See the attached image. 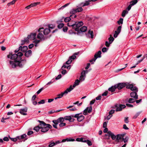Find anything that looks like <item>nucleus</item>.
<instances>
[{
    "mask_svg": "<svg viewBox=\"0 0 147 147\" xmlns=\"http://www.w3.org/2000/svg\"><path fill=\"white\" fill-rule=\"evenodd\" d=\"M23 55V54L21 52H19L17 54H14L12 55L11 53H9L7 55V57L10 58L12 60H15V61L19 62L21 60V57Z\"/></svg>",
    "mask_w": 147,
    "mask_h": 147,
    "instance_id": "obj_1",
    "label": "nucleus"
},
{
    "mask_svg": "<svg viewBox=\"0 0 147 147\" xmlns=\"http://www.w3.org/2000/svg\"><path fill=\"white\" fill-rule=\"evenodd\" d=\"M14 60V61H9L10 64L11 65V67L13 68H15L17 65H18L20 67H22L26 62V60L25 58L23 59L20 61L19 62L15 61V60Z\"/></svg>",
    "mask_w": 147,
    "mask_h": 147,
    "instance_id": "obj_2",
    "label": "nucleus"
},
{
    "mask_svg": "<svg viewBox=\"0 0 147 147\" xmlns=\"http://www.w3.org/2000/svg\"><path fill=\"white\" fill-rule=\"evenodd\" d=\"M36 35V33H31L30 35H28L27 37L25 38L24 40H22L21 45H23L26 42L28 43L29 42V39L30 40H34L35 39Z\"/></svg>",
    "mask_w": 147,
    "mask_h": 147,
    "instance_id": "obj_3",
    "label": "nucleus"
},
{
    "mask_svg": "<svg viewBox=\"0 0 147 147\" xmlns=\"http://www.w3.org/2000/svg\"><path fill=\"white\" fill-rule=\"evenodd\" d=\"M73 89V88L72 87V86H71L69 88H67L63 92H62L61 94L58 95L57 96L59 98H61L63 95H66L68 92H70Z\"/></svg>",
    "mask_w": 147,
    "mask_h": 147,
    "instance_id": "obj_4",
    "label": "nucleus"
},
{
    "mask_svg": "<svg viewBox=\"0 0 147 147\" xmlns=\"http://www.w3.org/2000/svg\"><path fill=\"white\" fill-rule=\"evenodd\" d=\"M71 116L72 117L77 118V120L79 122L81 121L84 118V116L80 113L76 114L75 115H73Z\"/></svg>",
    "mask_w": 147,
    "mask_h": 147,
    "instance_id": "obj_5",
    "label": "nucleus"
},
{
    "mask_svg": "<svg viewBox=\"0 0 147 147\" xmlns=\"http://www.w3.org/2000/svg\"><path fill=\"white\" fill-rule=\"evenodd\" d=\"M90 106L87 107L83 111V114L84 115H86L88 114V113H90L92 111V107L91 105H92V100L90 102Z\"/></svg>",
    "mask_w": 147,
    "mask_h": 147,
    "instance_id": "obj_6",
    "label": "nucleus"
},
{
    "mask_svg": "<svg viewBox=\"0 0 147 147\" xmlns=\"http://www.w3.org/2000/svg\"><path fill=\"white\" fill-rule=\"evenodd\" d=\"M83 25V23L82 21L78 22H76V24H75V30L78 32V33H77V34H78L80 33V30L78 28L82 26Z\"/></svg>",
    "mask_w": 147,
    "mask_h": 147,
    "instance_id": "obj_7",
    "label": "nucleus"
},
{
    "mask_svg": "<svg viewBox=\"0 0 147 147\" xmlns=\"http://www.w3.org/2000/svg\"><path fill=\"white\" fill-rule=\"evenodd\" d=\"M129 84V83L128 82H122L119 83L116 85L117 88L119 90H121Z\"/></svg>",
    "mask_w": 147,
    "mask_h": 147,
    "instance_id": "obj_8",
    "label": "nucleus"
},
{
    "mask_svg": "<svg viewBox=\"0 0 147 147\" xmlns=\"http://www.w3.org/2000/svg\"><path fill=\"white\" fill-rule=\"evenodd\" d=\"M52 128V126L50 125H47V126L42 127L41 126V131L42 132L45 133L49 129Z\"/></svg>",
    "mask_w": 147,
    "mask_h": 147,
    "instance_id": "obj_9",
    "label": "nucleus"
},
{
    "mask_svg": "<svg viewBox=\"0 0 147 147\" xmlns=\"http://www.w3.org/2000/svg\"><path fill=\"white\" fill-rule=\"evenodd\" d=\"M115 107L116 108L115 110L116 111H121L126 106L123 105H118L117 104L115 105Z\"/></svg>",
    "mask_w": 147,
    "mask_h": 147,
    "instance_id": "obj_10",
    "label": "nucleus"
},
{
    "mask_svg": "<svg viewBox=\"0 0 147 147\" xmlns=\"http://www.w3.org/2000/svg\"><path fill=\"white\" fill-rule=\"evenodd\" d=\"M126 88L127 89H130L131 90H136V91H138V88L136 86H134L132 84H129L126 85Z\"/></svg>",
    "mask_w": 147,
    "mask_h": 147,
    "instance_id": "obj_11",
    "label": "nucleus"
},
{
    "mask_svg": "<svg viewBox=\"0 0 147 147\" xmlns=\"http://www.w3.org/2000/svg\"><path fill=\"white\" fill-rule=\"evenodd\" d=\"M92 1V0L86 1L85 2H82L79 5V6L83 7L88 6L90 4V3Z\"/></svg>",
    "mask_w": 147,
    "mask_h": 147,
    "instance_id": "obj_12",
    "label": "nucleus"
},
{
    "mask_svg": "<svg viewBox=\"0 0 147 147\" xmlns=\"http://www.w3.org/2000/svg\"><path fill=\"white\" fill-rule=\"evenodd\" d=\"M102 53L100 51H99L98 52L96 53L94 55V58L92 59V62L93 61L95 62L96 59L98 58H100L101 57V54Z\"/></svg>",
    "mask_w": 147,
    "mask_h": 147,
    "instance_id": "obj_13",
    "label": "nucleus"
},
{
    "mask_svg": "<svg viewBox=\"0 0 147 147\" xmlns=\"http://www.w3.org/2000/svg\"><path fill=\"white\" fill-rule=\"evenodd\" d=\"M44 28H40L38 30V32H39V33L38 34L37 37L38 38L40 39H42L44 37V36L42 33H41V32H42Z\"/></svg>",
    "mask_w": 147,
    "mask_h": 147,
    "instance_id": "obj_14",
    "label": "nucleus"
},
{
    "mask_svg": "<svg viewBox=\"0 0 147 147\" xmlns=\"http://www.w3.org/2000/svg\"><path fill=\"white\" fill-rule=\"evenodd\" d=\"M28 110V109L27 107H25L23 109H21L20 110V113L23 115H27L26 112Z\"/></svg>",
    "mask_w": 147,
    "mask_h": 147,
    "instance_id": "obj_15",
    "label": "nucleus"
},
{
    "mask_svg": "<svg viewBox=\"0 0 147 147\" xmlns=\"http://www.w3.org/2000/svg\"><path fill=\"white\" fill-rule=\"evenodd\" d=\"M121 28V26H119L118 27L117 30L115 31V34H114L113 35V36L115 38H116L118 35L120 33Z\"/></svg>",
    "mask_w": 147,
    "mask_h": 147,
    "instance_id": "obj_16",
    "label": "nucleus"
},
{
    "mask_svg": "<svg viewBox=\"0 0 147 147\" xmlns=\"http://www.w3.org/2000/svg\"><path fill=\"white\" fill-rule=\"evenodd\" d=\"M64 119L63 117L59 118L56 120H53L52 121L53 123H55L56 124H58L59 123H62L64 121Z\"/></svg>",
    "mask_w": 147,
    "mask_h": 147,
    "instance_id": "obj_17",
    "label": "nucleus"
},
{
    "mask_svg": "<svg viewBox=\"0 0 147 147\" xmlns=\"http://www.w3.org/2000/svg\"><path fill=\"white\" fill-rule=\"evenodd\" d=\"M135 92H132L130 94L131 97L134 98H135L136 99L138 98V96L137 95V92L138 91H136V90H134Z\"/></svg>",
    "mask_w": 147,
    "mask_h": 147,
    "instance_id": "obj_18",
    "label": "nucleus"
},
{
    "mask_svg": "<svg viewBox=\"0 0 147 147\" xmlns=\"http://www.w3.org/2000/svg\"><path fill=\"white\" fill-rule=\"evenodd\" d=\"M76 23V22L75 21H72L68 23L67 24V25L69 26H71L73 28L75 29Z\"/></svg>",
    "mask_w": 147,
    "mask_h": 147,
    "instance_id": "obj_19",
    "label": "nucleus"
},
{
    "mask_svg": "<svg viewBox=\"0 0 147 147\" xmlns=\"http://www.w3.org/2000/svg\"><path fill=\"white\" fill-rule=\"evenodd\" d=\"M76 17V15H71L70 16V17L65 18L64 19V21L66 22H68L71 20V18H75Z\"/></svg>",
    "mask_w": 147,
    "mask_h": 147,
    "instance_id": "obj_20",
    "label": "nucleus"
},
{
    "mask_svg": "<svg viewBox=\"0 0 147 147\" xmlns=\"http://www.w3.org/2000/svg\"><path fill=\"white\" fill-rule=\"evenodd\" d=\"M72 116H66L64 117V120L65 119L66 120H68L70 122H73L74 121V119L72 118Z\"/></svg>",
    "mask_w": 147,
    "mask_h": 147,
    "instance_id": "obj_21",
    "label": "nucleus"
},
{
    "mask_svg": "<svg viewBox=\"0 0 147 147\" xmlns=\"http://www.w3.org/2000/svg\"><path fill=\"white\" fill-rule=\"evenodd\" d=\"M75 141V140L74 139L71 138H67L65 139H63L62 141H60L61 142H64L66 141L67 142H73Z\"/></svg>",
    "mask_w": 147,
    "mask_h": 147,
    "instance_id": "obj_22",
    "label": "nucleus"
},
{
    "mask_svg": "<svg viewBox=\"0 0 147 147\" xmlns=\"http://www.w3.org/2000/svg\"><path fill=\"white\" fill-rule=\"evenodd\" d=\"M76 141L78 142H86V139L85 138H77L76 139Z\"/></svg>",
    "mask_w": 147,
    "mask_h": 147,
    "instance_id": "obj_23",
    "label": "nucleus"
},
{
    "mask_svg": "<svg viewBox=\"0 0 147 147\" xmlns=\"http://www.w3.org/2000/svg\"><path fill=\"white\" fill-rule=\"evenodd\" d=\"M19 49L21 51L23 52H25L28 49V47L26 46H24L23 47L20 46L19 47Z\"/></svg>",
    "mask_w": 147,
    "mask_h": 147,
    "instance_id": "obj_24",
    "label": "nucleus"
},
{
    "mask_svg": "<svg viewBox=\"0 0 147 147\" xmlns=\"http://www.w3.org/2000/svg\"><path fill=\"white\" fill-rule=\"evenodd\" d=\"M116 88V85H115L114 86H112L111 87L109 88L108 89V90L109 91H111V92H113L115 90V89Z\"/></svg>",
    "mask_w": 147,
    "mask_h": 147,
    "instance_id": "obj_25",
    "label": "nucleus"
},
{
    "mask_svg": "<svg viewBox=\"0 0 147 147\" xmlns=\"http://www.w3.org/2000/svg\"><path fill=\"white\" fill-rule=\"evenodd\" d=\"M50 30L49 28H46L43 30V34L45 35L48 34L50 32Z\"/></svg>",
    "mask_w": 147,
    "mask_h": 147,
    "instance_id": "obj_26",
    "label": "nucleus"
},
{
    "mask_svg": "<svg viewBox=\"0 0 147 147\" xmlns=\"http://www.w3.org/2000/svg\"><path fill=\"white\" fill-rule=\"evenodd\" d=\"M31 53L32 51L31 50H29L26 52L25 54V56L26 57H28L31 55Z\"/></svg>",
    "mask_w": 147,
    "mask_h": 147,
    "instance_id": "obj_27",
    "label": "nucleus"
},
{
    "mask_svg": "<svg viewBox=\"0 0 147 147\" xmlns=\"http://www.w3.org/2000/svg\"><path fill=\"white\" fill-rule=\"evenodd\" d=\"M87 30V27L86 26H83L80 29V32H85Z\"/></svg>",
    "mask_w": 147,
    "mask_h": 147,
    "instance_id": "obj_28",
    "label": "nucleus"
},
{
    "mask_svg": "<svg viewBox=\"0 0 147 147\" xmlns=\"http://www.w3.org/2000/svg\"><path fill=\"white\" fill-rule=\"evenodd\" d=\"M86 35L87 37L92 38V31L90 29L88 33L86 34Z\"/></svg>",
    "mask_w": 147,
    "mask_h": 147,
    "instance_id": "obj_29",
    "label": "nucleus"
},
{
    "mask_svg": "<svg viewBox=\"0 0 147 147\" xmlns=\"http://www.w3.org/2000/svg\"><path fill=\"white\" fill-rule=\"evenodd\" d=\"M38 121L40 123L39 125H41V126L42 127L47 126V125H50L49 124L46 123L43 121L38 120Z\"/></svg>",
    "mask_w": 147,
    "mask_h": 147,
    "instance_id": "obj_30",
    "label": "nucleus"
},
{
    "mask_svg": "<svg viewBox=\"0 0 147 147\" xmlns=\"http://www.w3.org/2000/svg\"><path fill=\"white\" fill-rule=\"evenodd\" d=\"M80 82V81L77 79L75 81V82L74 83V84L73 86V87L72 86V87L73 88V89L74 88H75L76 86H77L79 85V82Z\"/></svg>",
    "mask_w": 147,
    "mask_h": 147,
    "instance_id": "obj_31",
    "label": "nucleus"
},
{
    "mask_svg": "<svg viewBox=\"0 0 147 147\" xmlns=\"http://www.w3.org/2000/svg\"><path fill=\"white\" fill-rule=\"evenodd\" d=\"M26 135L25 134H24L21 136H17V138H18V139L20 140L23 139L24 138H26Z\"/></svg>",
    "mask_w": 147,
    "mask_h": 147,
    "instance_id": "obj_32",
    "label": "nucleus"
},
{
    "mask_svg": "<svg viewBox=\"0 0 147 147\" xmlns=\"http://www.w3.org/2000/svg\"><path fill=\"white\" fill-rule=\"evenodd\" d=\"M77 8L76 9H75V10L76 11V13L80 12L82 11L83 10V9L82 7H79L78 6H77Z\"/></svg>",
    "mask_w": 147,
    "mask_h": 147,
    "instance_id": "obj_33",
    "label": "nucleus"
},
{
    "mask_svg": "<svg viewBox=\"0 0 147 147\" xmlns=\"http://www.w3.org/2000/svg\"><path fill=\"white\" fill-rule=\"evenodd\" d=\"M122 138H123V137H122L121 135L117 134V135L116 139L117 141H119V140H122Z\"/></svg>",
    "mask_w": 147,
    "mask_h": 147,
    "instance_id": "obj_34",
    "label": "nucleus"
},
{
    "mask_svg": "<svg viewBox=\"0 0 147 147\" xmlns=\"http://www.w3.org/2000/svg\"><path fill=\"white\" fill-rule=\"evenodd\" d=\"M41 126H40L39 125L35 127H34L33 129L35 130L36 132H38L40 129Z\"/></svg>",
    "mask_w": 147,
    "mask_h": 147,
    "instance_id": "obj_35",
    "label": "nucleus"
},
{
    "mask_svg": "<svg viewBox=\"0 0 147 147\" xmlns=\"http://www.w3.org/2000/svg\"><path fill=\"white\" fill-rule=\"evenodd\" d=\"M136 99L135 98H129L128 102L129 103H132L135 102Z\"/></svg>",
    "mask_w": 147,
    "mask_h": 147,
    "instance_id": "obj_36",
    "label": "nucleus"
},
{
    "mask_svg": "<svg viewBox=\"0 0 147 147\" xmlns=\"http://www.w3.org/2000/svg\"><path fill=\"white\" fill-rule=\"evenodd\" d=\"M85 76L84 75L82 74V73H81V75L80 78L79 80L80 81H84V76Z\"/></svg>",
    "mask_w": 147,
    "mask_h": 147,
    "instance_id": "obj_37",
    "label": "nucleus"
},
{
    "mask_svg": "<svg viewBox=\"0 0 147 147\" xmlns=\"http://www.w3.org/2000/svg\"><path fill=\"white\" fill-rule=\"evenodd\" d=\"M55 146V144L53 141H52L49 142V147H52Z\"/></svg>",
    "mask_w": 147,
    "mask_h": 147,
    "instance_id": "obj_38",
    "label": "nucleus"
},
{
    "mask_svg": "<svg viewBox=\"0 0 147 147\" xmlns=\"http://www.w3.org/2000/svg\"><path fill=\"white\" fill-rule=\"evenodd\" d=\"M141 112H137L134 115V116L133 117V119L136 118L137 117L140 115V114Z\"/></svg>",
    "mask_w": 147,
    "mask_h": 147,
    "instance_id": "obj_39",
    "label": "nucleus"
},
{
    "mask_svg": "<svg viewBox=\"0 0 147 147\" xmlns=\"http://www.w3.org/2000/svg\"><path fill=\"white\" fill-rule=\"evenodd\" d=\"M70 13L71 14H72V15H73L76 13V11L75 9H73L70 11Z\"/></svg>",
    "mask_w": 147,
    "mask_h": 147,
    "instance_id": "obj_40",
    "label": "nucleus"
},
{
    "mask_svg": "<svg viewBox=\"0 0 147 147\" xmlns=\"http://www.w3.org/2000/svg\"><path fill=\"white\" fill-rule=\"evenodd\" d=\"M138 2V0H134L130 2V4L132 6L136 4Z\"/></svg>",
    "mask_w": 147,
    "mask_h": 147,
    "instance_id": "obj_41",
    "label": "nucleus"
},
{
    "mask_svg": "<svg viewBox=\"0 0 147 147\" xmlns=\"http://www.w3.org/2000/svg\"><path fill=\"white\" fill-rule=\"evenodd\" d=\"M54 82V81L53 80H51L50 82H48L46 85L45 86V88H47V85H50L51 84H52Z\"/></svg>",
    "mask_w": 147,
    "mask_h": 147,
    "instance_id": "obj_42",
    "label": "nucleus"
},
{
    "mask_svg": "<svg viewBox=\"0 0 147 147\" xmlns=\"http://www.w3.org/2000/svg\"><path fill=\"white\" fill-rule=\"evenodd\" d=\"M128 12L125 10H123L122 13L121 15L122 17H124L125 16L126 14Z\"/></svg>",
    "mask_w": 147,
    "mask_h": 147,
    "instance_id": "obj_43",
    "label": "nucleus"
},
{
    "mask_svg": "<svg viewBox=\"0 0 147 147\" xmlns=\"http://www.w3.org/2000/svg\"><path fill=\"white\" fill-rule=\"evenodd\" d=\"M114 38L112 36H110V37L109 38V42L110 43H111L114 40Z\"/></svg>",
    "mask_w": 147,
    "mask_h": 147,
    "instance_id": "obj_44",
    "label": "nucleus"
},
{
    "mask_svg": "<svg viewBox=\"0 0 147 147\" xmlns=\"http://www.w3.org/2000/svg\"><path fill=\"white\" fill-rule=\"evenodd\" d=\"M17 0H13L12 1L9 3H7V5L8 6H9L10 5H13L14 4L15 2L17 1Z\"/></svg>",
    "mask_w": 147,
    "mask_h": 147,
    "instance_id": "obj_45",
    "label": "nucleus"
},
{
    "mask_svg": "<svg viewBox=\"0 0 147 147\" xmlns=\"http://www.w3.org/2000/svg\"><path fill=\"white\" fill-rule=\"evenodd\" d=\"M123 19L122 18H121L119 20L117 21V23L119 25H120L121 24H122L123 23Z\"/></svg>",
    "mask_w": 147,
    "mask_h": 147,
    "instance_id": "obj_46",
    "label": "nucleus"
},
{
    "mask_svg": "<svg viewBox=\"0 0 147 147\" xmlns=\"http://www.w3.org/2000/svg\"><path fill=\"white\" fill-rule=\"evenodd\" d=\"M69 3L65 4L64 5L62 6L61 7H60L59 9L61 10V9H63L64 8H65V7H66L67 6H68L69 5Z\"/></svg>",
    "mask_w": 147,
    "mask_h": 147,
    "instance_id": "obj_47",
    "label": "nucleus"
},
{
    "mask_svg": "<svg viewBox=\"0 0 147 147\" xmlns=\"http://www.w3.org/2000/svg\"><path fill=\"white\" fill-rule=\"evenodd\" d=\"M40 3V2H37L36 3H34L31 4V5L32 7L36 6L38 5H39Z\"/></svg>",
    "mask_w": 147,
    "mask_h": 147,
    "instance_id": "obj_48",
    "label": "nucleus"
},
{
    "mask_svg": "<svg viewBox=\"0 0 147 147\" xmlns=\"http://www.w3.org/2000/svg\"><path fill=\"white\" fill-rule=\"evenodd\" d=\"M128 137H126L125 138H123L122 141H123L125 143L127 142L128 141Z\"/></svg>",
    "mask_w": 147,
    "mask_h": 147,
    "instance_id": "obj_49",
    "label": "nucleus"
},
{
    "mask_svg": "<svg viewBox=\"0 0 147 147\" xmlns=\"http://www.w3.org/2000/svg\"><path fill=\"white\" fill-rule=\"evenodd\" d=\"M64 24L63 23H61L59 24L57 27L59 29L62 28L64 26Z\"/></svg>",
    "mask_w": 147,
    "mask_h": 147,
    "instance_id": "obj_50",
    "label": "nucleus"
},
{
    "mask_svg": "<svg viewBox=\"0 0 147 147\" xmlns=\"http://www.w3.org/2000/svg\"><path fill=\"white\" fill-rule=\"evenodd\" d=\"M86 142L88 144V146H91V145H92V143L90 141L86 139Z\"/></svg>",
    "mask_w": 147,
    "mask_h": 147,
    "instance_id": "obj_51",
    "label": "nucleus"
},
{
    "mask_svg": "<svg viewBox=\"0 0 147 147\" xmlns=\"http://www.w3.org/2000/svg\"><path fill=\"white\" fill-rule=\"evenodd\" d=\"M71 62H72V60L71 59L69 58L68 60L65 62V63L66 64L69 65V64H70V63H71Z\"/></svg>",
    "mask_w": 147,
    "mask_h": 147,
    "instance_id": "obj_52",
    "label": "nucleus"
},
{
    "mask_svg": "<svg viewBox=\"0 0 147 147\" xmlns=\"http://www.w3.org/2000/svg\"><path fill=\"white\" fill-rule=\"evenodd\" d=\"M108 50V49L106 47H103L102 48V51L103 53L106 52Z\"/></svg>",
    "mask_w": 147,
    "mask_h": 147,
    "instance_id": "obj_53",
    "label": "nucleus"
},
{
    "mask_svg": "<svg viewBox=\"0 0 147 147\" xmlns=\"http://www.w3.org/2000/svg\"><path fill=\"white\" fill-rule=\"evenodd\" d=\"M88 70H86L85 71L84 70L81 73H82V74L84 75L85 76L86 74L88 73Z\"/></svg>",
    "mask_w": 147,
    "mask_h": 147,
    "instance_id": "obj_54",
    "label": "nucleus"
},
{
    "mask_svg": "<svg viewBox=\"0 0 147 147\" xmlns=\"http://www.w3.org/2000/svg\"><path fill=\"white\" fill-rule=\"evenodd\" d=\"M10 139L13 142H16L17 141L18 138H11L10 137H9Z\"/></svg>",
    "mask_w": 147,
    "mask_h": 147,
    "instance_id": "obj_55",
    "label": "nucleus"
},
{
    "mask_svg": "<svg viewBox=\"0 0 147 147\" xmlns=\"http://www.w3.org/2000/svg\"><path fill=\"white\" fill-rule=\"evenodd\" d=\"M111 138L113 140H114L116 138V136L114 135L113 134H112L110 136Z\"/></svg>",
    "mask_w": 147,
    "mask_h": 147,
    "instance_id": "obj_56",
    "label": "nucleus"
},
{
    "mask_svg": "<svg viewBox=\"0 0 147 147\" xmlns=\"http://www.w3.org/2000/svg\"><path fill=\"white\" fill-rule=\"evenodd\" d=\"M66 125V123L63 122L60 123L59 124V126L60 127H62L64 126H65Z\"/></svg>",
    "mask_w": 147,
    "mask_h": 147,
    "instance_id": "obj_57",
    "label": "nucleus"
},
{
    "mask_svg": "<svg viewBox=\"0 0 147 147\" xmlns=\"http://www.w3.org/2000/svg\"><path fill=\"white\" fill-rule=\"evenodd\" d=\"M111 43H110L109 42H108L107 41H106L105 42V45L107 47H109V45L110 44H111Z\"/></svg>",
    "mask_w": 147,
    "mask_h": 147,
    "instance_id": "obj_58",
    "label": "nucleus"
},
{
    "mask_svg": "<svg viewBox=\"0 0 147 147\" xmlns=\"http://www.w3.org/2000/svg\"><path fill=\"white\" fill-rule=\"evenodd\" d=\"M45 102V101L44 100H41L40 101L38 102V103L39 104H43Z\"/></svg>",
    "mask_w": 147,
    "mask_h": 147,
    "instance_id": "obj_59",
    "label": "nucleus"
},
{
    "mask_svg": "<svg viewBox=\"0 0 147 147\" xmlns=\"http://www.w3.org/2000/svg\"><path fill=\"white\" fill-rule=\"evenodd\" d=\"M61 74H59V75L57 76L56 78L55 79L56 80H58V79H60V78H61Z\"/></svg>",
    "mask_w": 147,
    "mask_h": 147,
    "instance_id": "obj_60",
    "label": "nucleus"
},
{
    "mask_svg": "<svg viewBox=\"0 0 147 147\" xmlns=\"http://www.w3.org/2000/svg\"><path fill=\"white\" fill-rule=\"evenodd\" d=\"M68 30V28L67 27H64L63 28V30L64 32H66Z\"/></svg>",
    "mask_w": 147,
    "mask_h": 147,
    "instance_id": "obj_61",
    "label": "nucleus"
},
{
    "mask_svg": "<svg viewBox=\"0 0 147 147\" xmlns=\"http://www.w3.org/2000/svg\"><path fill=\"white\" fill-rule=\"evenodd\" d=\"M43 89V87L41 88L36 93L38 94H39L42 91V90Z\"/></svg>",
    "mask_w": 147,
    "mask_h": 147,
    "instance_id": "obj_62",
    "label": "nucleus"
},
{
    "mask_svg": "<svg viewBox=\"0 0 147 147\" xmlns=\"http://www.w3.org/2000/svg\"><path fill=\"white\" fill-rule=\"evenodd\" d=\"M3 140L4 141H8L9 140V139L8 137H5L3 138Z\"/></svg>",
    "mask_w": 147,
    "mask_h": 147,
    "instance_id": "obj_63",
    "label": "nucleus"
},
{
    "mask_svg": "<svg viewBox=\"0 0 147 147\" xmlns=\"http://www.w3.org/2000/svg\"><path fill=\"white\" fill-rule=\"evenodd\" d=\"M33 133V132L32 131H29L27 133V135L28 136H30Z\"/></svg>",
    "mask_w": 147,
    "mask_h": 147,
    "instance_id": "obj_64",
    "label": "nucleus"
}]
</instances>
